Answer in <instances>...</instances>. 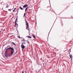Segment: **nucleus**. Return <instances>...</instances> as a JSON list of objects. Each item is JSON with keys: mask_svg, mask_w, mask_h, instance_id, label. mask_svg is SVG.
Here are the masks:
<instances>
[{"mask_svg": "<svg viewBox=\"0 0 73 73\" xmlns=\"http://www.w3.org/2000/svg\"><path fill=\"white\" fill-rule=\"evenodd\" d=\"M8 49L7 48L6 50L5 51V53H4V55L5 57H6L7 58H8V56H7V52H8Z\"/></svg>", "mask_w": 73, "mask_h": 73, "instance_id": "nucleus-1", "label": "nucleus"}, {"mask_svg": "<svg viewBox=\"0 0 73 73\" xmlns=\"http://www.w3.org/2000/svg\"><path fill=\"white\" fill-rule=\"evenodd\" d=\"M26 21V25L27 26L26 28L28 30V31H29V24H28V23L27 21V20H25Z\"/></svg>", "mask_w": 73, "mask_h": 73, "instance_id": "nucleus-2", "label": "nucleus"}, {"mask_svg": "<svg viewBox=\"0 0 73 73\" xmlns=\"http://www.w3.org/2000/svg\"><path fill=\"white\" fill-rule=\"evenodd\" d=\"M22 44L21 45V47L22 48V51H24V48H25V46H24V45H23V43H22Z\"/></svg>", "mask_w": 73, "mask_h": 73, "instance_id": "nucleus-3", "label": "nucleus"}, {"mask_svg": "<svg viewBox=\"0 0 73 73\" xmlns=\"http://www.w3.org/2000/svg\"><path fill=\"white\" fill-rule=\"evenodd\" d=\"M17 18H16L15 21V25L16 26H17L18 27V24L16 23V22H17Z\"/></svg>", "mask_w": 73, "mask_h": 73, "instance_id": "nucleus-4", "label": "nucleus"}, {"mask_svg": "<svg viewBox=\"0 0 73 73\" xmlns=\"http://www.w3.org/2000/svg\"><path fill=\"white\" fill-rule=\"evenodd\" d=\"M28 7V5L26 4L23 6V8H26V7Z\"/></svg>", "mask_w": 73, "mask_h": 73, "instance_id": "nucleus-5", "label": "nucleus"}, {"mask_svg": "<svg viewBox=\"0 0 73 73\" xmlns=\"http://www.w3.org/2000/svg\"><path fill=\"white\" fill-rule=\"evenodd\" d=\"M7 49H8V50L11 49V50H14V49H13V48L12 47H9Z\"/></svg>", "mask_w": 73, "mask_h": 73, "instance_id": "nucleus-6", "label": "nucleus"}, {"mask_svg": "<svg viewBox=\"0 0 73 73\" xmlns=\"http://www.w3.org/2000/svg\"><path fill=\"white\" fill-rule=\"evenodd\" d=\"M24 44H26V42H25V40L24 39H23V43H22Z\"/></svg>", "mask_w": 73, "mask_h": 73, "instance_id": "nucleus-7", "label": "nucleus"}, {"mask_svg": "<svg viewBox=\"0 0 73 73\" xmlns=\"http://www.w3.org/2000/svg\"><path fill=\"white\" fill-rule=\"evenodd\" d=\"M12 56V54H10L8 55L7 56V57H11V56Z\"/></svg>", "mask_w": 73, "mask_h": 73, "instance_id": "nucleus-8", "label": "nucleus"}, {"mask_svg": "<svg viewBox=\"0 0 73 73\" xmlns=\"http://www.w3.org/2000/svg\"><path fill=\"white\" fill-rule=\"evenodd\" d=\"M9 7V6H8V5L7 4L6 5V7L5 8H7Z\"/></svg>", "mask_w": 73, "mask_h": 73, "instance_id": "nucleus-9", "label": "nucleus"}, {"mask_svg": "<svg viewBox=\"0 0 73 73\" xmlns=\"http://www.w3.org/2000/svg\"><path fill=\"white\" fill-rule=\"evenodd\" d=\"M13 52H14L13 50L11 52V54L12 55V54H13Z\"/></svg>", "mask_w": 73, "mask_h": 73, "instance_id": "nucleus-10", "label": "nucleus"}, {"mask_svg": "<svg viewBox=\"0 0 73 73\" xmlns=\"http://www.w3.org/2000/svg\"><path fill=\"white\" fill-rule=\"evenodd\" d=\"M70 57L71 58H72V55L71 54H70Z\"/></svg>", "mask_w": 73, "mask_h": 73, "instance_id": "nucleus-11", "label": "nucleus"}, {"mask_svg": "<svg viewBox=\"0 0 73 73\" xmlns=\"http://www.w3.org/2000/svg\"><path fill=\"white\" fill-rule=\"evenodd\" d=\"M33 36L34 38H36V36H35L34 35H33Z\"/></svg>", "mask_w": 73, "mask_h": 73, "instance_id": "nucleus-12", "label": "nucleus"}, {"mask_svg": "<svg viewBox=\"0 0 73 73\" xmlns=\"http://www.w3.org/2000/svg\"><path fill=\"white\" fill-rule=\"evenodd\" d=\"M20 9H21V10H23V9H24L23 8H22V7H20Z\"/></svg>", "mask_w": 73, "mask_h": 73, "instance_id": "nucleus-13", "label": "nucleus"}, {"mask_svg": "<svg viewBox=\"0 0 73 73\" xmlns=\"http://www.w3.org/2000/svg\"><path fill=\"white\" fill-rule=\"evenodd\" d=\"M16 9V8H15V9H14V10L13 11V12H15Z\"/></svg>", "mask_w": 73, "mask_h": 73, "instance_id": "nucleus-14", "label": "nucleus"}, {"mask_svg": "<svg viewBox=\"0 0 73 73\" xmlns=\"http://www.w3.org/2000/svg\"><path fill=\"white\" fill-rule=\"evenodd\" d=\"M27 37H28V38H32L30 36H27Z\"/></svg>", "mask_w": 73, "mask_h": 73, "instance_id": "nucleus-15", "label": "nucleus"}, {"mask_svg": "<svg viewBox=\"0 0 73 73\" xmlns=\"http://www.w3.org/2000/svg\"><path fill=\"white\" fill-rule=\"evenodd\" d=\"M27 9H28V7H27L25 9V12H27Z\"/></svg>", "mask_w": 73, "mask_h": 73, "instance_id": "nucleus-16", "label": "nucleus"}, {"mask_svg": "<svg viewBox=\"0 0 73 73\" xmlns=\"http://www.w3.org/2000/svg\"><path fill=\"white\" fill-rule=\"evenodd\" d=\"M11 10H12V9H9L8 10V11H10V12H11Z\"/></svg>", "mask_w": 73, "mask_h": 73, "instance_id": "nucleus-17", "label": "nucleus"}, {"mask_svg": "<svg viewBox=\"0 0 73 73\" xmlns=\"http://www.w3.org/2000/svg\"><path fill=\"white\" fill-rule=\"evenodd\" d=\"M13 35H12L11 36H10V37H11V38H12V37H13Z\"/></svg>", "mask_w": 73, "mask_h": 73, "instance_id": "nucleus-18", "label": "nucleus"}, {"mask_svg": "<svg viewBox=\"0 0 73 73\" xmlns=\"http://www.w3.org/2000/svg\"><path fill=\"white\" fill-rule=\"evenodd\" d=\"M25 14H26L25 13L24 14V16H23V17H25Z\"/></svg>", "mask_w": 73, "mask_h": 73, "instance_id": "nucleus-19", "label": "nucleus"}, {"mask_svg": "<svg viewBox=\"0 0 73 73\" xmlns=\"http://www.w3.org/2000/svg\"><path fill=\"white\" fill-rule=\"evenodd\" d=\"M11 43H13V44H14V45H16V44H15V43H14V42H11Z\"/></svg>", "mask_w": 73, "mask_h": 73, "instance_id": "nucleus-20", "label": "nucleus"}, {"mask_svg": "<svg viewBox=\"0 0 73 73\" xmlns=\"http://www.w3.org/2000/svg\"><path fill=\"white\" fill-rule=\"evenodd\" d=\"M16 30L18 32H19V31H18V30H17V29H16Z\"/></svg>", "mask_w": 73, "mask_h": 73, "instance_id": "nucleus-21", "label": "nucleus"}, {"mask_svg": "<svg viewBox=\"0 0 73 73\" xmlns=\"http://www.w3.org/2000/svg\"><path fill=\"white\" fill-rule=\"evenodd\" d=\"M70 52H71V51L70 50Z\"/></svg>", "mask_w": 73, "mask_h": 73, "instance_id": "nucleus-22", "label": "nucleus"}, {"mask_svg": "<svg viewBox=\"0 0 73 73\" xmlns=\"http://www.w3.org/2000/svg\"><path fill=\"white\" fill-rule=\"evenodd\" d=\"M22 73H24V71H23Z\"/></svg>", "mask_w": 73, "mask_h": 73, "instance_id": "nucleus-23", "label": "nucleus"}, {"mask_svg": "<svg viewBox=\"0 0 73 73\" xmlns=\"http://www.w3.org/2000/svg\"><path fill=\"white\" fill-rule=\"evenodd\" d=\"M68 53H69V54H70V52H68Z\"/></svg>", "mask_w": 73, "mask_h": 73, "instance_id": "nucleus-24", "label": "nucleus"}, {"mask_svg": "<svg viewBox=\"0 0 73 73\" xmlns=\"http://www.w3.org/2000/svg\"><path fill=\"white\" fill-rule=\"evenodd\" d=\"M19 38H20V36H19Z\"/></svg>", "mask_w": 73, "mask_h": 73, "instance_id": "nucleus-25", "label": "nucleus"}, {"mask_svg": "<svg viewBox=\"0 0 73 73\" xmlns=\"http://www.w3.org/2000/svg\"><path fill=\"white\" fill-rule=\"evenodd\" d=\"M18 37H19V36H18Z\"/></svg>", "mask_w": 73, "mask_h": 73, "instance_id": "nucleus-26", "label": "nucleus"}, {"mask_svg": "<svg viewBox=\"0 0 73 73\" xmlns=\"http://www.w3.org/2000/svg\"><path fill=\"white\" fill-rule=\"evenodd\" d=\"M14 70H15V69H14Z\"/></svg>", "mask_w": 73, "mask_h": 73, "instance_id": "nucleus-27", "label": "nucleus"}, {"mask_svg": "<svg viewBox=\"0 0 73 73\" xmlns=\"http://www.w3.org/2000/svg\"><path fill=\"white\" fill-rule=\"evenodd\" d=\"M18 12H19V11H18Z\"/></svg>", "mask_w": 73, "mask_h": 73, "instance_id": "nucleus-28", "label": "nucleus"}, {"mask_svg": "<svg viewBox=\"0 0 73 73\" xmlns=\"http://www.w3.org/2000/svg\"><path fill=\"white\" fill-rule=\"evenodd\" d=\"M25 41H26V40Z\"/></svg>", "mask_w": 73, "mask_h": 73, "instance_id": "nucleus-29", "label": "nucleus"}]
</instances>
